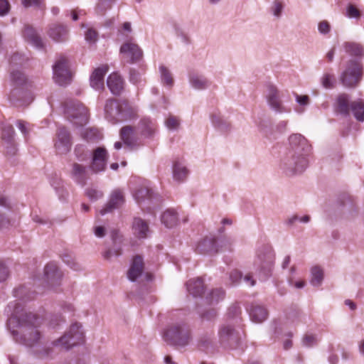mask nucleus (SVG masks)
<instances>
[{"mask_svg":"<svg viewBox=\"0 0 364 364\" xmlns=\"http://www.w3.org/2000/svg\"><path fill=\"white\" fill-rule=\"evenodd\" d=\"M363 77V65L354 60L347 63L346 69L341 74L340 80L346 87H355Z\"/></svg>","mask_w":364,"mask_h":364,"instance_id":"6e6552de","label":"nucleus"},{"mask_svg":"<svg viewBox=\"0 0 364 364\" xmlns=\"http://www.w3.org/2000/svg\"><path fill=\"white\" fill-rule=\"evenodd\" d=\"M220 249L213 237H205L200 241L196 247V251L200 254H215L223 250H230L231 243L228 240H222L219 242Z\"/></svg>","mask_w":364,"mask_h":364,"instance_id":"9b49d317","label":"nucleus"},{"mask_svg":"<svg viewBox=\"0 0 364 364\" xmlns=\"http://www.w3.org/2000/svg\"><path fill=\"white\" fill-rule=\"evenodd\" d=\"M21 3L24 7H41L43 3V0H21Z\"/></svg>","mask_w":364,"mask_h":364,"instance_id":"6e6d98bb","label":"nucleus"},{"mask_svg":"<svg viewBox=\"0 0 364 364\" xmlns=\"http://www.w3.org/2000/svg\"><path fill=\"white\" fill-rule=\"evenodd\" d=\"M186 287L193 296H200L204 291L203 281L200 278L190 279L186 283Z\"/></svg>","mask_w":364,"mask_h":364,"instance_id":"c85d7f7f","label":"nucleus"},{"mask_svg":"<svg viewBox=\"0 0 364 364\" xmlns=\"http://www.w3.org/2000/svg\"><path fill=\"white\" fill-rule=\"evenodd\" d=\"M134 129L131 126H125L120 130V136L125 144L132 146L136 144Z\"/></svg>","mask_w":364,"mask_h":364,"instance_id":"2f4dec72","label":"nucleus"},{"mask_svg":"<svg viewBox=\"0 0 364 364\" xmlns=\"http://www.w3.org/2000/svg\"><path fill=\"white\" fill-rule=\"evenodd\" d=\"M250 316L254 322L262 323L267 317V311L262 306L253 304L250 311Z\"/></svg>","mask_w":364,"mask_h":364,"instance_id":"cd10ccee","label":"nucleus"},{"mask_svg":"<svg viewBox=\"0 0 364 364\" xmlns=\"http://www.w3.org/2000/svg\"><path fill=\"white\" fill-rule=\"evenodd\" d=\"M108 70L107 65H102L94 70L90 77V85L92 88L100 90L104 87V77Z\"/></svg>","mask_w":364,"mask_h":364,"instance_id":"6ab92c4d","label":"nucleus"},{"mask_svg":"<svg viewBox=\"0 0 364 364\" xmlns=\"http://www.w3.org/2000/svg\"><path fill=\"white\" fill-rule=\"evenodd\" d=\"M212 122L213 124L221 131H226L229 128V124L218 116H213Z\"/></svg>","mask_w":364,"mask_h":364,"instance_id":"de8ad7c7","label":"nucleus"},{"mask_svg":"<svg viewBox=\"0 0 364 364\" xmlns=\"http://www.w3.org/2000/svg\"><path fill=\"white\" fill-rule=\"evenodd\" d=\"M48 36L55 42H63L68 39V31L66 26L60 24L52 25L48 31Z\"/></svg>","mask_w":364,"mask_h":364,"instance_id":"aec40b11","label":"nucleus"},{"mask_svg":"<svg viewBox=\"0 0 364 364\" xmlns=\"http://www.w3.org/2000/svg\"><path fill=\"white\" fill-rule=\"evenodd\" d=\"M97 38V33L93 29H88L85 33V39L90 43H95Z\"/></svg>","mask_w":364,"mask_h":364,"instance_id":"bf43d9fd","label":"nucleus"},{"mask_svg":"<svg viewBox=\"0 0 364 364\" xmlns=\"http://www.w3.org/2000/svg\"><path fill=\"white\" fill-rule=\"evenodd\" d=\"M8 276V268L4 265V264L0 262V282L5 281Z\"/></svg>","mask_w":364,"mask_h":364,"instance_id":"0e129e2a","label":"nucleus"},{"mask_svg":"<svg viewBox=\"0 0 364 364\" xmlns=\"http://www.w3.org/2000/svg\"><path fill=\"white\" fill-rule=\"evenodd\" d=\"M213 338L214 333L213 332L202 335L198 341L199 347L205 350L213 349L214 347Z\"/></svg>","mask_w":364,"mask_h":364,"instance_id":"e433bc0d","label":"nucleus"},{"mask_svg":"<svg viewBox=\"0 0 364 364\" xmlns=\"http://www.w3.org/2000/svg\"><path fill=\"white\" fill-rule=\"evenodd\" d=\"M132 230L134 235L138 238H146L149 232L147 223L140 218H135L134 219Z\"/></svg>","mask_w":364,"mask_h":364,"instance_id":"b1692460","label":"nucleus"},{"mask_svg":"<svg viewBox=\"0 0 364 364\" xmlns=\"http://www.w3.org/2000/svg\"><path fill=\"white\" fill-rule=\"evenodd\" d=\"M164 338L170 344L183 347L192 340L191 330L185 323H176L165 331Z\"/></svg>","mask_w":364,"mask_h":364,"instance_id":"7ed1b4c3","label":"nucleus"},{"mask_svg":"<svg viewBox=\"0 0 364 364\" xmlns=\"http://www.w3.org/2000/svg\"><path fill=\"white\" fill-rule=\"evenodd\" d=\"M284 7V5L282 1L275 0L271 7V12L277 18H280L282 15Z\"/></svg>","mask_w":364,"mask_h":364,"instance_id":"c03bdc74","label":"nucleus"},{"mask_svg":"<svg viewBox=\"0 0 364 364\" xmlns=\"http://www.w3.org/2000/svg\"><path fill=\"white\" fill-rule=\"evenodd\" d=\"M14 296L19 298L21 300H28L32 299L30 295L26 294V289L24 287H21L14 289Z\"/></svg>","mask_w":364,"mask_h":364,"instance_id":"8fccbe9b","label":"nucleus"},{"mask_svg":"<svg viewBox=\"0 0 364 364\" xmlns=\"http://www.w3.org/2000/svg\"><path fill=\"white\" fill-rule=\"evenodd\" d=\"M349 97L346 94L340 95L336 100V110L344 116H348L350 110Z\"/></svg>","mask_w":364,"mask_h":364,"instance_id":"bb28decb","label":"nucleus"},{"mask_svg":"<svg viewBox=\"0 0 364 364\" xmlns=\"http://www.w3.org/2000/svg\"><path fill=\"white\" fill-rule=\"evenodd\" d=\"M289 147L288 152L297 153L304 156H309L311 146L308 140L300 134H293L289 137Z\"/></svg>","mask_w":364,"mask_h":364,"instance_id":"f8f14e48","label":"nucleus"},{"mask_svg":"<svg viewBox=\"0 0 364 364\" xmlns=\"http://www.w3.org/2000/svg\"><path fill=\"white\" fill-rule=\"evenodd\" d=\"M11 78L12 82L16 85H22L26 81V77L23 73L19 70H13L11 73Z\"/></svg>","mask_w":364,"mask_h":364,"instance_id":"a19ab883","label":"nucleus"},{"mask_svg":"<svg viewBox=\"0 0 364 364\" xmlns=\"http://www.w3.org/2000/svg\"><path fill=\"white\" fill-rule=\"evenodd\" d=\"M65 114L67 118L77 126H83L88 122V111L80 102L70 100L65 103Z\"/></svg>","mask_w":364,"mask_h":364,"instance_id":"423d86ee","label":"nucleus"},{"mask_svg":"<svg viewBox=\"0 0 364 364\" xmlns=\"http://www.w3.org/2000/svg\"><path fill=\"white\" fill-rule=\"evenodd\" d=\"M44 276L48 282L53 284L61 278L62 274L57 264L54 262H50L44 268Z\"/></svg>","mask_w":364,"mask_h":364,"instance_id":"393cba45","label":"nucleus"},{"mask_svg":"<svg viewBox=\"0 0 364 364\" xmlns=\"http://www.w3.org/2000/svg\"><path fill=\"white\" fill-rule=\"evenodd\" d=\"M350 110L358 121L364 122V100L358 99L351 102Z\"/></svg>","mask_w":364,"mask_h":364,"instance_id":"72a5a7b5","label":"nucleus"},{"mask_svg":"<svg viewBox=\"0 0 364 364\" xmlns=\"http://www.w3.org/2000/svg\"><path fill=\"white\" fill-rule=\"evenodd\" d=\"M190 83L197 90H203L208 87V80L203 75L193 74L190 76Z\"/></svg>","mask_w":364,"mask_h":364,"instance_id":"c9c22d12","label":"nucleus"},{"mask_svg":"<svg viewBox=\"0 0 364 364\" xmlns=\"http://www.w3.org/2000/svg\"><path fill=\"white\" fill-rule=\"evenodd\" d=\"M14 130L11 125H5L2 128V141L3 143H11L14 139Z\"/></svg>","mask_w":364,"mask_h":364,"instance_id":"ea45409f","label":"nucleus"},{"mask_svg":"<svg viewBox=\"0 0 364 364\" xmlns=\"http://www.w3.org/2000/svg\"><path fill=\"white\" fill-rule=\"evenodd\" d=\"M111 8V5H108L107 6H105V4L98 3L95 7V11L99 15H104L105 12L107 9H109Z\"/></svg>","mask_w":364,"mask_h":364,"instance_id":"69168bd1","label":"nucleus"},{"mask_svg":"<svg viewBox=\"0 0 364 364\" xmlns=\"http://www.w3.org/2000/svg\"><path fill=\"white\" fill-rule=\"evenodd\" d=\"M343 47L346 53L356 57H363L364 55L363 47L355 42H346Z\"/></svg>","mask_w":364,"mask_h":364,"instance_id":"f704fd0d","label":"nucleus"},{"mask_svg":"<svg viewBox=\"0 0 364 364\" xmlns=\"http://www.w3.org/2000/svg\"><path fill=\"white\" fill-rule=\"evenodd\" d=\"M308 166L307 156L287 152L281 161L280 168L287 176L302 173Z\"/></svg>","mask_w":364,"mask_h":364,"instance_id":"20e7f679","label":"nucleus"},{"mask_svg":"<svg viewBox=\"0 0 364 364\" xmlns=\"http://www.w3.org/2000/svg\"><path fill=\"white\" fill-rule=\"evenodd\" d=\"M53 78L57 84L65 86L70 83L72 73L70 70L68 60L65 57H59L53 65Z\"/></svg>","mask_w":364,"mask_h":364,"instance_id":"9d476101","label":"nucleus"},{"mask_svg":"<svg viewBox=\"0 0 364 364\" xmlns=\"http://www.w3.org/2000/svg\"><path fill=\"white\" fill-rule=\"evenodd\" d=\"M346 16L349 18H360V11L353 4H349L346 9Z\"/></svg>","mask_w":364,"mask_h":364,"instance_id":"603ef678","label":"nucleus"},{"mask_svg":"<svg viewBox=\"0 0 364 364\" xmlns=\"http://www.w3.org/2000/svg\"><path fill=\"white\" fill-rule=\"evenodd\" d=\"M318 31L322 34L328 33L330 31L329 23L326 21L320 22L318 24Z\"/></svg>","mask_w":364,"mask_h":364,"instance_id":"338daca9","label":"nucleus"},{"mask_svg":"<svg viewBox=\"0 0 364 364\" xmlns=\"http://www.w3.org/2000/svg\"><path fill=\"white\" fill-rule=\"evenodd\" d=\"M107 85L113 95H118L124 89V81L120 75L114 73L109 75Z\"/></svg>","mask_w":364,"mask_h":364,"instance_id":"4be33fe9","label":"nucleus"},{"mask_svg":"<svg viewBox=\"0 0 364 364\" xmlns=\"http://www.w3.org/2000/svg\"><path fill=\"white\" fill-rule=\"evenodd\" d=\"M106 118L113 124L132 118L136 109L126 100H116L109 99L105 105Z\"/></svg>","mask_w":364,"mask_h":364,"instance_id":"f03ea898","label":"nucleus"},{"mask_svg":"<svg viewBox=\"0 0 364 364\" xmlns=\"http://www.w3.org/2000/svg\"><path fill=\"white\" fill-rule=\"evenodd\" d=\"M124 203V194L120 190H114L107 205L100 210V213L105 215L112 210L120 208Z\"/></svg>","mask_w":364,"mask_h":364,"instance_id":"a211bd4d","label":"nucleus"},{"mask_svg":"<svg viewBox=\"0 0 364 364\" xmlns=\"http://www.w3.org/2000/svg\"><path fill=\"white\" fill-rule=\"evenodd\" d=\"M241 310L239 306L237 305H233L229 309V316L230 317H235L240 314Z\"/></svg>","mask_w":364,"mask_h":364,"instance_id":"774afa93","label":"nucleus"},{"mask_svg":"<svg viewBox=\"0 0 364 364\" xmlns=\"http://www.w3.org/2000/svg\"><path fill=\"white\" fill-rule=\"evenodd\" d=\"M144 270L143 259L141 256L136 255L134 257L131 267L127 272V277L132 282L136 280Z\"/></svg>","mask_w":364,"mask_h":364,"instance_id":"412c9836","label":"nucleus"},{"mask_svg":"<svg viewBox=\"0 0 364 364\" xmlns=\"http://www.w3.org/2000/svg\"><path fill=\"white\" fill-rule=\"evenodd\" d=\"M311 284L314 287L321 285L323 279V270L318 266L313 267L311 269Z\"/></svg>","mask_w":364,"mask_h":364,"instance_id":"4c0bfd02","label":"nucleus"},{"mask_svg":"<svg viewBox=\"0 0 364 364\" xmlns=\"http://www.w3.org/2000/svg\"><path fill=\"white\" fill-rule=\"evenodd\" d=\"M72 142L69 132L64 127H60L56 133L55 148L59 154H66L71 149Z\"/></svg>","mask_w":364,"mask_h":364,"instance_id":"dca6fc26","label":"nucleus"},{"mask_svg":"<svg viewBox=\"0 0 364 364\" xmlns=\"http://www.w3.org/2000/svg\"><path fill=\"white\" fill-rule=\"evenodd\" d=\"M86 196L91 201H96L102 198L103 193L94 188H89L86 190Z\"/></svg>","mask_w":364,"mask_h":364,"instance_id":"49530a36","label":"nucleus"},{"mask_svg":"<svg viewBox=\"0 0 364 364\" xmlns=\"http://www.w3.org/2000/svg\"><path fill=\"white\" fill-rule=\"evenodd\" d=\"M161 222L167 228H173L178 224V216L174 209H168L161 215Z\"/></svg>","mask_w":364,"mask_h":364,"instance_id":"c756f323","label":"nucleus"},{"mask_svg":"<svg viewBox=\"0 0 364 364\" xmlns=\"http://www.w3.org/2000/svg\"><path fill=\"white\" fill-rule=\"evenodd\" d=\"M9 100L16 107H23L28 105L33 97L27 90L16 87L11 92Z\"/></svg>","mask_w":364,"mask_h":364,"instance_id":"f3484780","label":"nucleus"},{"mask_svg":"<svg viewBox=\"0 0 364 364\" xmlns=\"http://www.w3.org/2000/svg\"><path fill=\"white\" fill-rule=\"evenodd\" d=\"M71 176L77 183L84 186L88 178L87 168L83 165L74 163L73 164Z\"/></svg>","mask_w":364,"mask_h":364,"instance_id":"5701e85b","label":"nucleus"},{"mask_svg":"<svg viewBox=\"0 0 364 364\" xmlns=\"http://www.w3.org/2000/svg\"><path fill=\"white\" fill-rule=\"evenodd\" d=\"M122 59L127 63H134L142 58L143 52L139 46L132 42H126L120 48Z\"/></svg>","mask_w":364,"mask_h":364,"instance_id":"4468645a","label":"nucleus"},{"mask_svg":"<svg viewBox=\"0 0 364 364\" xmlns=\"http://www.w3.org/2000/svg\"><path fill=\"white\" fill-rule=\"evenodd\" d=\"M10 10V4L7 0H0V16L6 15Z\"/></svg>","mask_w":364,"mask_h":364,"instance_id":"4d7b16f0","label":"nucleus"},{"mask_svg":"<svg viewBox=\"0 0 364 364\" xmlns=\"http://www.w3.org/2000/svg\"><path fill=\"white\" fill-rule=\"evenodd\" d=\"M160 73L162 82L166 85L172 86L173 80L168 70L166 67L161 65L160 67Z\"/></svg>","mask_w":364,"mask_h":364,"instance_id":"37998d69","label":"nucleus"},{"mask_svg":"<svg viewBox=\"0 0 364 364\" xmlns=\"http://www.w3.org/2000/svg\"><path fill=\"white\" fill-rule=\"evenodd\" d=\"M109 154L105 147H97L92 151L90 169L94 173L104 171L107 167Z\"/></svg>","mask_w":364,"mask_h":364,"instance_id":"2eb2a0df","label":"nucleus"},{"mask_svg":"<svg viewBox=\"0 0 364 364\" xmlns=\"http://www.w3.org/2000/svg\"><path fill=\"white\" fill-rule=\"evenodd\" d=\"M218 339L221 345L232 346L238 343L240 336L232 325L225 323L218 329Z\"/></svg>","mask_w":364,"mask_h":364,"instance_id":"ddd939ff","label":"nucleus"},{"mask_svg":"<svg viewBox=\"0 0 364 364\" xmlns=\"http://www.w3.org/2000/svg\"><path fill=\"white\" fill-rule=\"evenodd\" d=\"M152 191L146 187H141L136 190L134 193V197L137 202L139 203L145 199H151Z\"/></svg>","mask_w":364,"mask_h":364,"instance_id":"58836bf2","label":"nucleus"},{"mask_svg":"<svg viewBox=\"0 0 364 364\" xmlns=\"http://www.w3.org/2000/svg\"><path fill=\"white\" fill-rule=\"evenodd\" d=\"M242 277V273L237 269L232 271L230 274V279L231 280L232 284L239 282L241 280Z\"/></svg>","mask_w":364,"mask_h":364,"instance_id":"052dcab7","label":"nucleus"},{"mask_svg":"<svg viewBox=\"0 0 364 364\" xmlns=\"http://www.w3.org/2000/svg\"><path fill=\"white\" fill-rule=\"evenodd\" d=\"M317 339L314 335H305L302 340L303 345L306 347H311L315 345Z\"/></svg>","mask_w":364,"mask_h":364,"instance_id":"5fc2aeb1","label":"nucleus"},{"mask_svg":"<svg viewBox=\"0 0 364 364\" xmlns=\"http://www.w3.org/2000/svg\"><path fill=\"white\" fill-rule=\"evenodd\" d=\"M188 171L179 161H176L173 165V177L177 181H183L188 176Z\"/></svg>","mask_w":364,"mask_h":364,"instance_id":"473e14b6","label":"nucleus"},{"mask_svg":"<svg viewBox=\"0 0 364 364\" xmlns=\"http://www.w3.org/2000/svg\"><path fill=\"white\" fill-rule=\"evenodd\" d=\"M23 36L26 41L31 43L36 48H42L43 47L42 38L37 33L36 31L31 26H27L25 27Z\"/></svg>","mask_w":364,"mask_h":364,"instance_id":"a878e982","label":"nucleus"},{"mask_svg":"<svg viewBox=\"0 0 364 364\" xmlns=\"http://www.w3.org/2000/svg\"><path fill=\"white\" fill-rule=\"evenodd\" d=\"M6 311L11 316L8 325L14 339L17 343L28 347L39 343L42 332L40 330L41 321L38 316L25 311L17 300L10 302Z\"/></svg>","mask_w":364,"mask_h":364,"instance_id":"f257e3e1","label":"nucleus"},{"mask_svg":"<svg viewBox=\"0 0 364 364\" xmlns=\"http://www.w3.org/2000/svg\"><path fill=\"white\" fill-rule=\"evenodd\" d=\"M275 255L270 247H263L259 250L255 261V266L262 279H266L271 275Z\"/></svg>","mask_w":364,"mask_h":364,"instance_id":"0eeeda50","label":"nucleus"},{"mask_svg":"<svg viewBox=\"0 0 364 364\" xmlns=\"http://www.w3.org/2000/svg\"><path fill=\"white\" fill-rule=\"evenodd\" d=\"M83 341L84 331L82 326L75 323L70 326L69 330L61 338L53 341V344L68 350L71 347L82 343Z\"/></svg>","mask_w":364,"mask_h":364,"instance_id":"1a4fd4ad","label":"nucleus"},{"mask_svg":"<svg viewBox=\"0 0 364 364\" xmlns=\"http://www.w3.org/2000/svg\"><path fill=\"white\" fill-rule=\"evenodd\" d=\"M284 92L275 85L267 83L265 85L264 97L271 109L277 113H289L291 109L286 107L282 101Z\"/></svg>","mask_w":364,"mask_h":364,"instance_id":"39448f33","label":"nucleus"},{"mask_svg":"<svg viewBox=\"0 0 364 364\" xmlns=\"http://www.w3.org/2000/svg\"><path fill=\"white\" fill-rule=\"evenodd\" d=\"M98 132L94 129H89L82 133V137L87 141L98 139Z\"/></svg>","mask_w":364,"mask_h":364,"instance_id":"09e8293b","label":"nucleus"},{"mask_svg":"<svg viewBox=\"0 0 364 364\" xmlns=\"http://www.w3.org/2000/svg\"><path fill=\"white\" fill-rule=\"evenodd\" d=\"M335 82V77L332 74L325 73L321 78V83L322 86L326 89L333 88Z\"/></svg>","mask_w":364,"mask_h":364,"instance_id":"79ce46f5","label":"nucleus"},{"mask_svg":"<svg viewBox=\"0 0 364 364\" xmlns=\"http://www.w3.org/2000/svg\"><path fill=\"white\" fill-rule=\"evenodd\" d=\"M225 291L221 289H215L209 294V299L210 303H218L223 299Z\"/></svg>","mask_w":364,"mask_h":364,"instance_id":"a18cd8bd","label":"nucleus"},{"mask_svg":"<svg viewBox=\"0 0 364 364\" xmlns=\"http://www.w3.org/2000/svg\"><path fill=\"white\" fill-rule=\"evenodd\" d=\"M217 311L214 309H210L200 314L202 321H211L216 318Z\"/></svg>","mask_w":364,"mask_h":364,"instance_id":"3c124183","label":"nucleus"},{"mask_svg":"<svg viewBox=\"0 0 364 364\" xmlns=\"http://www.w3.org/2000/svg\"><path fill=\"white\" fill-rule=\"evenodd\" d=\"M130 81L134 85L139 84L141 81V76L139 72L134 70L130 71Z\"/></svg>","mask_w":364,"mask_h":364,"instance_id":"e2e57ef3","label":"nucleus"},{"mask_svg":"<svg viewBox=\"0 0 364 364\" xmlns=\"http://www.w3.org/2000/svg\"><path fill=\"white\" fill-rule=\"evenodd\" d=\"M16 127L24 135L27 134L30 130V128L28 127V123L23 120H18L16 122Z\"/></svg>","mask_w":364,"mask_h":364,"instance_id":"680f3d73","label":"nucleus"},{"mask_svg":"<svg viewBox=\"0 0 364 364\" xmlns=\"http://www.w3.org/2000/svg\"><path fill=\"white\" fill-rule=\"evenodd\" d=\"M4 146L6 148V153L8 155L13 156L16 154L17 149L16 147L14 139L11 140V143H4Z\"/></svg>","mask_w":364,"mask_h":364,"instance_id":"13d9d810","label":"nucleus"},{"mask_svg":"<svg viewBox=\"0 0 364 364\" xmlns=\"http://www.w3.org/2000/svg\"><path fill=\"white\" fill-rule=\"evenodd\" d=\"M141 134L146 137H151L155 132V124L148 118L142 119L138 125Z\"/></svg>","mask_w":364,"mask_h":364,"instance_id":"7c9ffc66","label":"nucleus"},{"mask_svg":"<svg viewBox=\"0 0 364 364\" xmlns=\"http://www.w3.org/2000/svg\"><path fill=\"white\" fill-rule=\"evenodd\" d=\"M179 120L176 117L170 116L166 120V125L170 129H176L179 126Z\"/></svg>","mask_w":364,"mask_h":364,"instance_id":"864d4df0","label":"nucleus"}]
</instances>
